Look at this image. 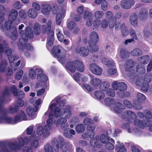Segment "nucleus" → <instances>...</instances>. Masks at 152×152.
I'll return each mask as SVG.
<instances>
[{
    "instance_id": "bf43d9fd",
    "label": "nucleus",
    "mask_w": 152,
    "mask_h": 152,
    "mask_svg": "<svg viewBox=\"0 0 152 152\" xmlns=\"http://www.w3.org/2000/svg\"><path fill=\"white\" fill-rule=\"evenodd\" d=\"M23 73V70H20L18 71L16 74L15 78L17 80H20L21 78Z\"/></svg>"
},
{
    "instance_id": "6e6d98bb",
    "label": "nucleus",
    "mask_w": 152,
    "mask_h": 152,
    "mask_svg": "<svg viewBox=\"0 0 152 152\" xmlns=\"http://www.w3.org/2000/svg\"><path fill=\"white\" fill-rule=\"evenodd\" d=\"M107 1L105 0H102L101 4V7L102 10L105 11L107 9Z\"/></svg>"
},
{
    "instance_id": "8fccbe9b",
    "label": "nucleus",
    "mask_w": 152,
    "mask_h": 152,
    "mask_svg": "<svg viewBox=\"0 0 152 152\" xmlns=\"http://www.w3.org/2000/svg\"><path fill=\"white\" fill-rule=\"evenodd\" d=\"M115 131V129H109L106 132L107 136H111L112 137H116V134L114 132Z\"/></svg>"
},
{
    "instance_id": "4be33fe9",
    "label": "nucleus",
    "mask_w": 152,
    "mask_h": 152,
    "mask_svg": "<svg viewBox=\"0 0 152 152\" xmlns=\"http://www.w3.org/2000/svg\"><path fill=\"white\" fill-rule=\"evenodd\" d=\"M134 0H123L121 2V7L125 9L130 8L134 5Z\"/></svg>"
},
{
    "instance_id": "338daca9",
    "label": "nucleus",
    "mask_w": 152,
    "mask_h": 152,
    "mask_svg": "<svg viewBox=\"0 0 152 152\" xmlns=\"http://www.w3.org/2000/svg\"><path fill=\"white\" fill-rule=\"evenodd\" d=\"M64 136L66 138H71L72 135H71L69 132V129H66L64 131Z\"/></svg>"
},
{
    "instance_id": "603ef678",
    "label": "nucleus",
    "mask_w": 152,
    "mask_h": 152,
    "mask_svg": "<svg viewBox=\"0 0 152 152\" xmlns=\"http://www.w3.org/2000/svg\"><path fill=\"white\" fill-rule=\"evenodd\" d=\"M45 152H54L51 145L49 144H47L44 146Z\"/></svg>"
},
{
    "instance_id": "79ce46f5",
    "label": "nucleus",
    "mask_w": 152,
    "mask_h": 152,
    "mask_svg": "<svg viewBox=\"0 0 152 152\" xmlns=\"http://www.w3.org/2000/svg\"><path fill=\"white\" fill-rule=\"evenodd\" d=\"M137 71L140 74H144L145 72V68L144 66L139 65L137 67Z\"/></svg>"
},
{
    "instance_id": "e433bc0d",
    "label": "nucleus",
    "mask_w": 152,
    "mask_h": 152,
    "mask_svg": "<svg viewBox=\"0 0 152 152\" xmlns=\"http://www.w3.org/2000/svg\"><path fill=\"white\" fill-rule=\"evenodd\" d=\"M104 102L106 105L110 106L111 108L116 103L115 99L110 97L105 98L104 100Z\"/></svg>"
},
{
    "instance_id": "c756f323",
    "label": "nucleus",
    "mask_w": 152,
    "mask_h": 152,
    "mask_svg": "<svg viewBox=\"0 0 152 152\" xmlns=\"http://www.w3.org/2000/svg\"><path fill=\"white\" fill-rule=\"evenodd\" d=\"M122 128L124 129L127 130L128 132L129 133H131L132 132H134L137 135H140L141 134V132L138 129H136L135 130H133L130 129L129 125L128 124H124L122 126Z\"/></svg>"
},
{
    "instance_id": "7c9ffc66",
    "label": "nucleus",
    "mask_w": 152,
    "mask_h": 152,
    "mask_svg": "<svg viewBox=\"0 0 152 152\" xmlns=\"http://www.w3.org/2000/svg\"><path fill=\"white\" fill-rule=\"evenodd\" d=\"M99 86V88L103 91L107 90L110 86L109 82L107 81H104L101 82Z\"/></svg>"
},
{
    "instance_id": "864d4df0",
    "label": "nucleus",
    "mask_w": 152,
    "mask_h": 152,
    "mask_svg": "<svg viewBox=\"0 0 152 152\" xmlns=\"http://www.w3.org/2000/svg\"><path fill=\"white\" fill-rule=\"evenodd\" d=\"M105 16L106 18L108 19L109 20L115 19L113 16V13L111 11H107L105 13Z\"/></svg>"
},
{
    "instance_id": "e2e57ef3",
    "label": "nucleus",
    "mask_w": 152,
    "mask_h": 152,
    "mask_svg": "<svg viewBox=\"0 0 152 152\" xmlns=\"http://www.w3.org/2000/svg\"><path fill=\"white\" fill-rule=\"evenodd\" d=\"M124 148L123 144L119 141L117 142L115 146V148L116 150Z\"/></svg>"
},
{
    "instance_id": "20e7f679",
    "label": "nucleus",
    "mask_w": 152,
    "mask_h": 152,
    "mask_svg": "<svg viewBox=\"0 0 152 152\" xmlns=\"http://www.w3.org/2000/svg\"><path fill=\"white\" fill-rule=\"evenodd\" d=\"M29 144L31 148H38L39 145V142L37 140L35 134L31 135L28 139L25 137L23 139L21 137L18 138V142H10L9 145V148L12 150H17L21 148L24 144Z\"/></svg>"
},
{
    "instance_id": "f3484780",
    "label": "nucleus",
    "mask_w": 152,
    "mask_h": 152,
    "mask_svg": "<svg viewBox=\"0 0 152 152\" xmlns=\"http://www.w3.org/2000/svg\"><path fill=\"white\" fill-rule=\"evenodd\" d=\"M1 38L0 37V54L3 53H5L8 56L11 55L12 51L8 47L6 42L4 41L3 44L1 43Z\"/></svg>"
},
{
    "instance_id": "bb28decb",
    "label": "nucleus",
    "mask_w": 152,
    "mask_h": 152,
    "mask_svg": "<svg viewBox=\"0 0 152 152\" xmlns=\"http://www.w3.org/2000/svg\"><path fill=\"white\" fill-rule=\"evenodd\" d=\"M124 107L122 104L119 102H116L112 106L111 108L115 113H120L121 112L122 110L123 109Z\"/></svg>"
},
{
    "instance_id": "cd10ccee",
    "label": "nucleus",
    "mask_w": 152,
    "mask_h": 152,
    "mask_svg": "<svg viewBox=\"0 0 152 152\" xmlns=\"http://www.w3.org/2000/svg\"><path fill=\"white\" fill-rule=\"evenodd\" d=\"M102 80L99 78L95 77L93 76H90V83L94 87H97L101 83Z\"/></svg>"
},
{
    "instance_id": "5fc2aeb1",
    "label": "nucleus",
    "mask_w": 152,
    "mask_h": 152,
    "mask_svg": "<svg viewBox=\"0 0 152 152\" xmlns=\"http://www.w3.org/2000/svg\"><path fill=\"white\" fill-rule=\"evenodd\" d=\"M121 33L123 36L125 37L129 34L128 31L126 30L125 26L124 24H122L121 27Z\"/></svg>"
},
{
    "instance_id": "69168bd1",
    "label": "nucleus",
    "mask_w": 152,
    "mask_h": 152,
    "mask_svg": "<svg viewBox=\"0 0 152 152\" xmlns=\"http://www.w3.org/2000/svg\"><path fill=\"white\" fill-rule=\"evenodd\" d=\"M19 15L20 17L25 18L26 16V12L25 10H20L19 12Z\"/></svg>"
},
{
    "instance_id": "412c9836",
    "label": "nucleus",
    "mask_w": 152,
    "mask_h": 152,
    "mask_svg": "<svg viewBox=\"0 0 152 152\" xmlns=\"http://www.w3.org/2000/svg\"><path fill=\"white\" fill-rule=\"evenodd\" d=\"M151 120H143L140 121L139 119H136L134 121V124L136 126L143 128L145 127L148 126L151 123Z\"/></svg>"
},
{
    "instance_id": "052dcab7",
    "label": "nucleus",
    "mask_w": 152,
    "mask_h": 152,
    "mask_svg": "<svg viewBox=\"0 0 152 152\" xmlns=\"http://www.w3.org/2000/svg\"><path fill=\"white\" fill-rule=\"evenodd\" d=\"M105 144V147L108 150L112 151L114 149V145L113 143L108 142Z\"/></svg>"
},
{
    "instance_id": "ea45409f",
    "label": "nucleus",
    "mask_w": 152,
    "mask_h": 152,
    "mask_svg": "<svg viewBox=\"0 0 152 152\" xmlns=\"http://www.w3.org/2000/svg\"><path fill=\"white\" fill-rule=\"evenodd\" d=\"M85 129V126L82 124H79L77 125L75 127L76 132L78 133L83 132Z\"/></svg>"
},
{
    "instance_id": "b1692460",
    "label": "nucleus",
    "mask_w": 152,
    "mask_h": 152,
    "mask_svg": "<svg viewBox=\"0 0 152 152\" xmlns=\"http://www.w3.org/2000/svg\"><path fill=\"white\" fill-rule=\"evenodd\" d=\"M54 118V116L53 114L51 116H50L49 118L46 121V124L44 126L45 129L50 131L53 128Z\"/></svg>"
},
{
    "instance_id": "4c0bfd02",
    "label": "nucleus",
    "mask_w": 152,
    "mask_h": 152,
    "mask_svg": "<svg viewBox=\"0 0 152 152\" xmlns=\"http://www.w3.org/2000/svg\"><path fill=\"white\" fill-rule=\"evenodd\" d=\"M99 140V137L96 136L95 138L92 139L90 140V143L91 146L93 147H97L99 148L100 147L99 145H98V141Z\"/></svg>"
},
{
    "instance_id": "39448f33",
    "label": "nucleus",
    "mask_w": 152,
    "mask_h": 152,
    "mask_svg": "<svg viewBox=\"0 0 152 152\" xmlns=\"http://www.w3.org/2000/svg\"><path fill=\"white\" fill-rule=\"evenodd\" d=\"M61 99V97L60 96H58L52 101L49 104L48 110L42 116L44 119H45L48 117L49 118L50 116H51L53 114V113L57 118L62 115L61 110L58 107V102Z\"/></svg>"
},
{
    "instance_id": "473e14b6",
    "label": "nucleus",
    "mask_w": 152,
    "mask_h": 152,
    "mask_svg": "<svg viewBox=\"0 0 152 152\" xmlns=\"http://www.w3.org/2000/svg\"><path fill=\"white\" fill-rule=\"evenodd\" d=\"M94 95L96 99L98 100L103 99L105 97V94L102 91L97 90L94 92Z\"/></svg>"
},
{
    "instance_id": "423d86ee",
    "label": "nucleus",
    "mask_w": 152,
    "mask_h": 152,
    "mask_svg": "<svg viewBox=\"0 0 152 152\" xmlns=\"http://www.w3.org/2000/svg\"><path fill=\"white\" fill-rule=\"evenodd\" d=\"M36 74L37 75V79L39 81L44 82L48 80V77L43 74V71L40 67L34 66L29 69L28 76L30 79H35Z\"/></svg>"
},
{
    "instance_id": "dca6fc26",
    "label": "nucleus",
    "mask_w": 152,
    "mask_h": 152,
    "mask_svg": "<svg viewBox=\"0 0 152 152\" xmlns=\"http://www.w3.org/2000/svg\"><path fill=\"white\" fill-rule=\"evenodd\" d=\"M38 109V106L34 105L28 106L27 108L26 113L30 119H34L36 117V115L35 113L37 111Z\"/></svg>"
},
{
    "instance_id": "37998d69",
    "label": "nucleus",
    "mask_w": 152,
    "mask_h": 152,
    "mask_svg": "<svg viewBox=\"0 0 152 152\" xmlns=\"http://www.w3.org/2000/svg\"><path fill=\"white\" fill-rule=\"evenodd\" d=\"M34 30L35 34L36 35L39 34L41 31L40 26L38 23H36L34 27Z\"/></svg>"
},
{
    "instance_id": "a211bd4d",
    "label": "nucleus",
    "mask_w": 152,
    "mask_h": 152,
    "mask_svg": "<svg viewBox=\"0 0 152 152\" xmlns=\"http://www.w3.org/2000/svg\"><path fill=\"white\" fill-rule=\"evenodd\" d=\"M152 80V74L148 73L145 75L144 79L138 78L136 81V84L137 86H140L143 83L145 82L149 83Z\"/></svg>"
},
{
    "instance_id": "393cba45",
    "label": "nucleus",
    "mask_w": 152,
    "mask_h": 152,
    "mask_svg": "<svg viewBox=\"0 0 152 152\" xmlns=\"http://www.w3.org/2000/svg\"><path fill=\"white\" fill-rule=\"evenodd\" d=\"M42 12L45 14H48L52 10V7L46 2H44L42 4Z\"/></svg>"
},
{
    "instance_id": "09e8293b",
    "label": "nucleus",
    "mask_w": 152,
    "mask_h": 152,
    "mask_svg": "<svg viewBox=\"0 0 152 152\" xmlns=\"http://www.w3.org/2000/svg\"><path fill=\"white\" fill-rule=\"evenodd\" d=\"M126 115L127 117L130 119H134L137 117L136 115L132 112L130 111H127L126 112Z\"/></svg>"
},
{
    "instance_id": "a878e982",
    "label": "nucleus",
    "mask_w": 152,
    "mask_h": 152,
    "mask_svg": "<svg viewBox=\"0 0 152 152\" xmlns=\"http://www.w3.org/2000/svg\"><path fill=\"white\" fill-rule=\"evenodd\" d=\"M11 89L13 95L18 99H22L24 95V92L23 91H20L17 92V89L15 86H12Z\"/></svg>"
},
{
    "instance_id": "5701e85b",
    "label": "nucleus",
    "mask_w": 152,
    "mask_h": 152,
    "mask_svg": "<svg viewBox=\"0 0 152 152\" xmlns=\"http://www.w3.org/2000/svg\"><path fill=\"white\" fill-rule=\"evenodd\" d=\"M48 35V38L47 40V47L48 50H50V47L52 46L54 40V32L53 31H51L50 32V34H47Z\"/></svg>"
},
{
    "instance_id": "13d9d810",
    "label": "nucleus",
    "mask_w": 152,
    "mask_h": 152,
    "mask_svg": "<svg viewBox=\"0 0 152 152\" xmlns=\"http://www.w3.org/2000/svg\"><path fill=\"white\" fill-rule=\"evenodd\" d=\"M76 26L75 23L73 21L69 22L67 24V27L69 30H72Z\"/></svg>"
},
{
    "instance_id": "58836bf2",
    "label": "nucleus",
    "mask_w": 152,
    "mask_h": 152,
    "mask_svg": "<svg viewBox=\"0 0 152 152\" xmlns=\"http://www.w3.org/2000/svg\"><path fill=\"white\" fill-rule=\"evenodd\" d=\"M110 137L104 134H101L99 138L101 142L103 144H106L109 142Z\"/></svg>"
},
{
    "instance_id": "3c124183",
    "label": "nucleus",
    "mask_w": 152,
    "mask_h": 152,
    "mask_svg": "<svg viewBox=\"0 0 152 152\" xmlns=\"http://www.w3.org/2000/svg\"><path fill=\"white\" fill-rule=\"evenodd\" d=\"M83 123L85 125L88 126H90V124H94V122L92 119L87 118H85L84 119Z\"/></svg>"
},
{
    "instance_id": "9d476101",
    "label": "nucleus",
    "mask_w": 152,
    "mask_h": 152,
    "mask_svg": "<svg viewBox=\"0 0 152 152\" xmlns=\"http://www.w3.org/2000/svg\"><path fill=\"white\" fill-rule=\"evenodd\" d=\"M62 47L59 45L54 46L52 50V53L54 56L57 57L58 60L61 63L63 64L65 61V57L66 56V53L59 54L61 51Z\"/></svg>"
},
{
    "instance_id": "7ed1b4c3",
    "label": "nucleus",
    "mask_w": 152,
    "mask_h": 152,
    "mask_svg": "<svg viewBox=\"0 0 152 152\" xmlns=\"http://www.w3.org/2000/svg\"><path fill=\"white\" fill-rule=\"evenodd\" d=\"M60 100L58 102V107L59 108L60 106L61 108H63V112L61 113L62 115L60 117L64 115V117L60 118L58 119L54 120V124L57 127H60V129H64L66 128L68 126V124L66 123L67 120L72 115V111L73 110V108L69 105H66L65 102L64 101H61L60 102Z\"/></svg>"
},
{
    "instance_id": "a18cd8bd",
    "label": "nucleus",
    "mask_w": 152,
    "mask_h": 152,
    "mask_svg": "<svg viewBox=\"0 0 152 152\" xmlns=\"http://www.w3.org/2000/svg\"><path fill=\"white\" fill-rule=\"evenodd\" d=\"M12 6L15 9L19 10L22 8L23 5L20 1H15L12 4Z\"/></svg>"
},
{
    "instance_id": "c03bdc74",
    "label": "nucleus",
    "mask_w": 152,
    "mask_h": 152,
    "mask_svg": "<svg viewBox=\"0 0 152 152\" xmlns=\"http://www.w3.org/2000/svg\"><path fill=\"white\" fill-rule=\"evenodd\" d=\"M126 70L129 71V69L133 67L134 64L133 61L132 60H129L125 63Z\"/></svg>"
},
{
    "instance_id": "774afa93",
    "label": "nucleus",
    "mask_w": 152,
    "mask_h": 152,
    "mask_svg": "<svg viewBox=\"0 0 152 152\" xmlns=\"http://www.w3.org/2000/svg\"><path fill=\"white\" fill-rule=\"evenodd\" d=\"M57 36L58 39L60 41H62L64 39V35L59 30H58V32L57 34Z\"/></svg>"
},
{
    "instance_id": "6e6552de",
    "label": "nucleus",
    "mask_w": 152,
    "mask_h": 152,
    "mask_svg": "<svg viewBox=\"0 0 152 152\" xmlns=\"http://www.w3.org/2000/svg\"><path fill=\"white\" fill-rule=\"evenodd\" d=\"M52 144L56 152L58 151L60 144L61 145V147L63 152H65L69 146L70 145L68 142H65L64 139L61 136H59L58 139L55 138H53L52 141Z\"/></svg>"
},
{
    "instance_id": "4d7b16f0",
    "label": "nucleus",
    "mask_w": 152,
    "mask_h": 152,
    "mask_svg": "<svg viewBox=\"0 0 152 152\" xmlns=\"http://www.w3.org/2000/svg\"><path fill=\"white\" fill-rule=\"evenodd\" d=\"M120 55L122 58H125L128 56L127 52L123 49L121 50Z\"/></svg>"
},
{
    "instance_id": "2eb2a0df",
    "label": "nucleus",
    "mask_w": 152,
    "mask_h": 152,
    "mask_svg": "<svg viewBox=\"0 0 152 152\" xmlns=\"http://www.w3.org/2000/svg\"><path fill=\"white\" fill-rule=\"evenodd\" d=\"M96 127L94 125L88 126L87 127V134L83 133L82 135V137L84 139H86L89 137L90 138L93 139L94 137V131Z\"/></svg>"
},
{
    "instance_id": "4468645a",
    "label": "nucleus",
    "mask_w": 152,
    "mask_h": 152,
    "mask_svg": "<svg viewBox=\"0 0 152 152\" xmlns=\"http://www.w3.org/2000/svg\"><path fill=\"white\" fill-rule=\"evenodd\" d=\"M83 18L86 20V24L87 26H91L93 22V18L92 13L88 10H85L83 14Z\"/></svg>"
},
{
    "instance_id": "2f4dec72",
    "label": "nucleus",
    "mask_w": 152,
    "mask_h": 152,
    "mask_svg": "<svg viewBox=\"0 0 152 152\" xmlns=\"http://www.w3.org/2000/svg\"><path fill=\"white\" fill-rule=\"evenodd\" d=\"M137 16L135 13L132 14L130 17V21L131 25L134 26L137 25Z\"/></svg>"
},
{
    "instance_id": "9b49d317",
    "label": "nucleus",
    "mask_w": 152,
    "mask_h": 152,
    "mask_svg": "<svg viewBox=\"0 0 152 152\" xmlns=\"http://www.w3.org/2000/svg\"><path fill=\"white\" fill-rule=\"evenodd\" d=\"M112 87L115 90H118L117 93L120 97L124 96V91L127 88V86L124 83L115 81L112 83Z\"/></svg>"
},
{
    "instance_id": "c85d7f7f",
    "label": "nucleus",
    "mask_w": 152,
    "mask_h": 152,
    "mask_svg": "<svg viewBox=\"0 0 152 152\" xmlns=\"http://www.w3.org/2000/svg\"><path fill=\"white\" fill-rule=\"evenodd\" d=\"M65 13V11L64 9L57 13L56 16V21L57 25H59L61 23L62 19L64 17Z\"/></svg>"
},
{
    "instance_id": "ddd939ff",
    "label": "nucleus",
    "mask_w": 152,
    "mask_h": 152,
    "mask_svg": "<svg viewBox=\"0 0 152 152\" xmlns=\"http://www.w3.org/2000/svg\"><path fill=\"white\" fill-rule=\"evenodd\" d=\"M87 48L84 47H77L75 49V50L77 53L80 54L83 57H86L88 54L89 50L91 52H94L91 50L94 49V48H92V46L90 47L89 45L87 46Z\"/></svg>"
},
{
    "instance_id": "49530a36",
    "label": "nucleus",
    "mask_w": 152,
    "mask_h": 152,
    "mask_svg": "<svg viewBox=\"0 0 152 152\" xmlns=\"http://www.w3.org/2000/svg\"><path fill=\"white\" fill-rule=\"evenodd\" d=\"M142 54V51L139 49L136 48L131 52V54L133 56H138Z\"/></svg>"
},
{
    "instance_id": "680f3d73",
    "label": "nucleus",
    "mask_w": 152,
    "mask_h": 152,
    "mask_svg": "<svg viewBox=\"0 0 152 152\" xmlns=\"http://www.w3.org/2000/svg\"><path fill=\"white\" fill-rule=\"evenodd\" d=\"M107 95L113 97L115 95V93L114 90L111 88L108 89L106 91Z\"/></svg>"
},
{
    "instance_id": "0e129e2a",
    "label": "nucleus",
    "mask_w": 152,
    "mask_h": 152,
    "mask_svg": "<svg viewBox=\"0 0 152 152\" xmlns=\"http://www.w3.org/2000/svg\"><path fill=\"white\" fill-rule=\"evenodd\" d=\"M32 7L34 8L35 10L37 11H39L40 10V7L38 2H33L32 4Z\"/></svg>"
},
{
    "instance_id": "a19ab883",
    "label": "nucleus",
    "mask_w": 152,
    "mask_h": 152,
    "mask_svg": "<svg viewBox=\"0 0 152 152\" xmlns=\"http://www.w3.org/2000/svg\"><path fill=\"white\" fill-rule=\"evenodd\" d=\"M7 66V61L3 60L0 65V72H4L5 71Z\"/></svg>"
},
{
    "instance_id": "6ab92c4d",
    "label": "nucleus",
    "mask_w": 152,
    "mask_h": 152,
    "mask_svg": "<svg viewBox=\"0 0 152 152\" xmlns=\"http://www.w3.org/2000/svg\"><path fill=\"white\" fill-rule=\"evenodd\" d=\"M89 69L93 74L98 76L101 75L103 71L102 68L95 63L90 65Z\"/></svg>"
},
{
    "instance_id": "aec40b11",
    "label": "nucleus",
    "mask_w": 152,
    "mask_h": 152,
    "mask_svg": "<svg viewBox=\"0 0 152 152\" xmlns=\"http://www.w3.org/2000/svg\"><path fill=\"white\" fill-rule=\"evenodd\" d=\"M36 133L39 135H42L43 137H46L49 135L50 132L45 129V126L43 127L41 126H39L37 128Z\"/></svg>"
},
{
    "instance_id": "72a5a7b5",
    "label": "nucleus",
    "mask_w": 152,
    "mask_h": 152,
    "mask_svg": "<svg viewBox=\"0 0 152 152\" xmlns=\"http://www.w3.org/2000/svg\"><path fill=\"white\" fill-rule=\"evenodd\" d=\"M150 59V57L148 55H145L139 57L138 59V61L141 64H146Z\"/></svg>"
},
{
    "instance_id": "1a4fd4ad",
    "label": "nucleus",
    "mask_w": 152,
    "mask_h": 152,
    "mask_svg": "<svg viewBox=\"0 0 152 152\" xmlns=\"http://www.w3.org/2000/svg\"><path fill=\"white\" fill-rule=\"evenodd\" d=\"M66 67L68 70L72 72H75L76 68L80 72H83L84 70L83 64L81 61L78 60L68 62Z\"/></svg>"
},
{
    "instance_id": "f704fd0d",
    "label": "nucleus",
    "mask_w": 152,
    "mask_h": 152,
    "mask_svg": "<svg viewBox=\"0 0 152 152\" xmlns=\"http://www.w3.org/2000/svg\"><path fill=\"white\" fill-rule=\"evenodd\" d=\"M51 21L49 20L48 21L47 25V28L45 25H43L42 26V31L43 33L47 32V34H50V32L53 30H51Z\"/></svg>"
},
{
    "instance_id": "f8f14e48",
    "label": "nucleus",
    "mask_w": 152,
    "mask_h": 152,
    "mask_svg": "<svg viewBox=\"0 0 152 152\" xmlns=\"http://www.w3.org/2000/svg\"><path fill=\"white\" fill-rule=\"evenodd\" d=\"M98 35L97 33L94 32H92L90 35V39L88 40V44L90 47L94 48V49L91 50L92 51H97L99 49L98 47L96 45V44L98 41Z\"/></svg>"
},
{
    "instance_id": "f03ea898",
    "label": "nucleus",
    "mask_w": 152,
    "mask_h": 152,
    "mask_svg": "<svg viewBox=\"0 0 152 152\" xmlns=\"http://www.w3.org/2000/svg\"><path fill=\"white\" fill-rule=\"evenodd\" d=\"M24 27L23 24H21L18 26V32L21 38H20L18 45L20 51H23L25 49L31 50L34 48L31 45L26 43L28 40V38H32L34 34L32 29L30 27L27 26L25 29V31L22 30Z\"/></svg>"
},
{
    "instance_id": "0eeeda50",
    "label": "nucleus",
    "mask_w": 152,
    "mask_h": 152,
    "mask_svg": "<svg viewBox=\"0 0 152 152\" xmlns=\"http://www.w3.org/2000/svg\"><path fill=\"white\" fill-rule=\"evenodd\" d=\"M27 118L26 115L23 111H21L20 113L16 115L14 119L8 116L0 117V124L7 123L10 124H15L23 120H26Z\"/></svg>"
},
{
    "instance_id": "c9c22d12",
    "label": "nucleus",
    "mask_w": 152,
    "mask_h": 152,
    "mask_svg": "<svg viewBox=\"0 0 152 152\" xmlns=\"http://www.w3.org/2000/svg\"><path fill=\"white\" fill-rule=\"evenodd\" d=\"M38 13L37 11L32 8L30 9L28 12V16L31 18H34L37 16Z\"/></svg>"
},
{
    "instance_id": "de8ad7c7",
    "label": "nucleus",
    "mask_w": 152,
    "mask_h": 152,
    "mask_svg": "<svg viewBox=\"0 0 152 152\" xmlns=\"http://www.w3.org/2000/svg\"><path fill=\"white\" fill-rule=\"evenodd\" d=\"M104 12L101 11H97L95 12L94 14V17L97 19L102 18Z\"/></svg>"
},
{
    "instance_id": "f257e3e1",
    "label": "nucleus",
    "mask_w": 152,
    "mask_h": 152,
    "mask_svg": "<svg viewBox=\"0 0 152 152\" xmlns=\"http://www.w3.org/2000/svg\"><path fill=\"white\" fill-rule=\"evenodd\" d=\"M5 7L0 4V29L3 31L4 28L8 30H13V33L9 37L13 40H15L18 37V34L16 27L13 25H17L20 23L19 19L17 20L18 16V11L15 9H12L9 12L8 16V20L6 21L5 18V12H3L5 10Z\"/></svg>"
}]
</instances>
